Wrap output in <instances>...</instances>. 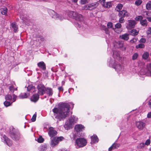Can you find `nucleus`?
Instances as JSON below:
<instances>
[{
	"label": "nucleus",
	"instance_id": "nucleus-64",
	"mask_svg": "<svg viewBox=\"0 0 151 151\" xmlns=\"http://www.w3.org/2000/svg\"><path fill=\"white\" fill-rule=\"evenodd\" d=\"M76 26L78 27H80L81 25H79L78 24H76Z\"/></svg>",
	"mask_w": 151,
	"mask_h": 151
},
{
	"label": "nucleus",
	"instance_id": "nucleus-51",
	"mask_svg": "<svg viewBox=\"0 0 151 151\" xmlns=\"http://www.w3.org/2000/svg\"><path fill=\"white\" fill-rule=\"evenodd\" d=\"M104 30L105 33L106 34H108L109 35V31L108 28H106V27H104Z\"/></svg>",
	"mask_w": 151,
	"mask_h": 151
},
{
	"label": "nucleus",
	"instance_id": "nucleus-47",
	"mask_svg": "<svg viewBox=\"0 0 151 151\" xmlns=\"http://www.w3.org/2000/svg\"><path fill=\"white\" fill-rule=\"evenodd\" d=\"M88 2L87 0H81V3L82 4H85Z\"/></svg>",
	"mask_w": 151,
	"mask_h": 151
},
{
	"label": "nucleus",
	"instance_id": "nucleus-10",
	"mask_svg": "<svg viewBox=\"0 0 151 151\" xmlns=\"http://www.w3.org/2000/svg\"><path fill=\"white\" fill-rule=\"evenodd\" d=\"M1 139L2 141L9 146H10L12 144V141L9 139L5 135H2L1 137Z\"/></svg>",
	"mask_w": 151,
	"mask_h": 151
},
{
	"label": "nucleus",
	"instance_id": "nucleus-22",
	"mask_svg": "<svg viewBox=\"0 0 151 151\" xmlns=\"http://www.w3.org/2000/svg\"><path fill=\"white\" fill-rule=\"evenodd\" d=\"M39 98V96L37 94H34L31 98V101L34 102H36L38 101Z\"/></svg>",
	"mask_w": 151,
	"mask_h": 151
},
{
	"label": "nucleus",
	"instance_id": "nucleus-30",
	"mask_svg": "<svg viewBox=\"0 0 151 151\" xmlns=\"http://www.w3.org/2000/svg\"><path fill=\"white\" fill-rule=\"evenodd\" d=\"M5 99L6 100L12 102L13 100V95L12 96L10 94H8L6 96Z\"/></svg>",
	"mask_w": 151,
	"mask_h": 151
},
{
	"label": "nucleus",
	"instance_id": "nucleus-21",
	"mask_svg": "<svg viewBox=\"0 0 151 151\" xmlns=\"http://www.w3.org/2000/svg\"><path fill=\"white\" fill-rule=\"evenodd\" d=\"M119 37L121 39H122L125 40H127L129 38V34L127 33H125L123 35H120Z\"/></svg>",
	"mask_w": 151,
	"mask_h": 151
},
{
	"label": "nucleus",
	"instance_id": "nucleus-33",
	"mask_svg": "<svg viewBox=\"0 0 151 151\" xmlns=\"http://www.w3.org/2000/svg\"><path fill=\"white\" fill-rule=\"evenodd\" d=\"M29 95V93L27 94L26 93H21L19 96V97L20 99L26 98H27Z\"/></svg>",
	"mask_w": 151,
	"mask_h": 151
},
{
	"label": "nucleus",
	"instance_id": "nucleus-9",
	"mask_svg": "<svg viewBox=\"0 0 151 151\" xmlns=\"http://www.w3.org/2000/svg\"><path fill=\"white\" fill-rule=\"evenodd\" d=\"M114 66L116 70L119 73H122L124 70V67L120 64L115 63Z\"/></svg>",
	"mask_w": 151,
	"mask_h": 151
},
{
	"label": "nucleus",
	"instance_id": "nucleus-32",
	"mask_svg": "<svg viewBox=\"0 0 151 151\" xmlns=\"http://www.w3.org/2000/svg\"><path fill=\"white\" fill-rule=\"evenodd\" d=\"M1 13L3 15H6V13L8 10L7 9L6 7L2 8L0 9Z\"/></svg>",
	"mask_w": 151,
	"mask_h": 151
},
{
	"label": "nucleus",
	"instance_id": "nucleus-19",
	"mask_svg": "<svg viewBox=\"0 0 151 151\" xmlns=\"http://www.w3.org/2000/svg\"><path fill=\"white\" fill-rule=\"evenodd\" d=\"M115 45L118 47L121 48L122 50H125L126 47L124 46L123 42H122L119 41L115 43Z\"/></svg>",
	"mask_w": 151,
	"mask_h": 151
},
{
	"label": "nucleus",
	"instance_id": "nucleus-50",
	"mask_svg": "<svg viewBox=\"0 0 151 151\" xmlns=\"http://www.w3.org/2000/svg\"><path fill=\"white\" fill-rule=\"evenodd\" d=\"M137 38H134L132 39V40H131L130 41V42L131 43H134L136 42L137 41Z\"/></svg>",
	"mask_w": 151,
	"mask_h": 151
},
{
	"label": "nucleus",
	"instance_id": "nucleus-40",
	"mask_svg": "<svg viewBox=\"0 0 151 151\" xmlns=\"http://www.w3.org/2000/svg\"><path fill=\"white\" fill-rule=\"evenodd\" d=\"M144 47L145 45L144 44L140 43L136 45V48L138 49L139 48H144Z\"/></svg>",
	"mask_w": 151,
	"mask_h": 151
},
{
	"label": "nucleus",
	"instance_id": "nucleus-57",
	"mask_svg": "<svg viewBox=\"0 0 151 151\" xmlns=\"http://www.w3.org/2000/svg\"><path fill=\"white\" fill-rule=\"evenodd\" d=\"M24 15H20V18L22 19V20L24 21H25L26 19H25L24 17Z\"/></svg>",
	"mask_w": 151,
	"mask_h": 151
},
{
	"label": "nucleus",
	"instance_id": "nucleus-28",
	"mask_svg": "<svg viewBox=\"0 0 151 151\" xmlns=\"http://www.w3.org/2000/svg\"><path fill=\"white\" fill-rule=\"evenodd\" d=\"M98 139L96 135H93L91 137V143H95L98 142Z\"/></svg>",
	"mask_w": 151,
	"mask_h": 151
},
{
	"label": "nucleus",
	"instance_id": "nucleus-26",
	"mask_svg": "<svg viewBox=\"0 0 151 151\" xmlns=\"http://www.w3.org/2000/svg\"><path fill=\"white\" fill-rule=\"evenodd\" d=\"M46 92L49 96H52L53 94V91L52 88H46Z\"/></svg>",
	"mask_w": 151,
	"mask_h": 151
},
{
	"label": "nucleus",
	"instance_id": "nucleus-59",
	"mask_svg": "<svg viewBox=\"0 0 151 151\" xmlns=\"http://www.w3.org/2000/svg\"><path fill=\"white\" fill-rule=\"evenodd\" d=\"M147 117L148 118H151V112H150L147 115Z\"/></svg>",
	"mask_w": 151,
	"mask_h": 151
},
{
	"label": "nucleus",
	"instance_id": "nucleus-60",
	"mask_svg": "<svg viewBox=\"0 0 151 151\" xmlns=\"http://www.w3.org/2000/svg\"><path fill=\"white\" fill-rule=\"evenodd\" d=\"M147 16H150V12H145Z\"/></svg>",
	"mask_w": 151,
	"mask_h": 151
},
{
	"label": "nucleus",
	"instance_id": "nucleus-48",
	"mask_svg": "<svg viewBox=\"0 0 151 151\" xmlns=\"http://www.w3.org/2000/svg\"><path fill=\"white\" fill-rule=\"evenodd\" d=\"M143 17L141 16H139L137 17H136L135 18L136 20L137 21H139V20H142L141 19H142Z\"/></svg>",
	"mask_w": 151,
	"mask_h": 151
},
{
	"label": "nucleus",
	"instance_id": "nucleus-15",
	"mask_svg": "<svg viewBox=\"0 0 151 151\" xmlns=\"http://www.w3.org/2000/svg\"><path fill=\"white\" fill-rule=\"evenodd\" d=\"M128 22L127 28L128 29L134 28L136 24L135 21L133 20H129L128 21Z\"/></svg>",
	"mask_w": 151,
	"mask_h": 151
},
{
	"label": "nucleus",
	"instance_id": "nucleus-25",
	"mask_svg": "<svg viewBox=\"0 0 151 151\" xmlns=\"http://www.w3.org/2000/svg\"><path fill=\"white\" fill-rule=\"evenodd\" d=\"M113 57L114 58L119 60L120 58V52L118 51H115L113 52Z\"/></svg>",
	"mask_w": 151,
	"mask_h": 151
},
{
	"label": "nucleus",
	"instance_id": "nucleus-18",
	"mask_svg": "<svg viewBox=\"0 0 151 151\" xmlns=\"http://www.w3.org/2000/svg\"><path fill=\"white\" fill-rule=\"evenodd\" d=\"M75 129L77 132L82 131L84 129V127L82 124H77L75 127Z\"/></svg>",
	"mask_w": 151,
	"mask_h": 151
},
{
	"label": "nucleus",
	"instance_id": "nucleus-58",
	"mask_svg": "<svg viewBox=\"0 0 151 151\" xmlns=\"http://www.w3.org/2000/svg\"><path fill=\"white\" fill-rule=\"evenodd\" d=\"M41 149L42 150H45L46 149V147H45V145L42 146V148Z\"/></svg>",
	"mask_w": 151,
	"mask_h": 151
},
{
	"label": "nucleus",
	"instance_id": "nucleus-20",
	"mask_svg": "<svg viewBox=\"0 0 151 151\" xmlns=\"http://www.w3.org/2000/svg\"><path fill=\"white\" fill-rule=\"evenodd\" d=\"M27 91H29L30 93H32L33 92H35L36 90L34 86L32 85H30L27 86Z\"/></svg>",
	"mask_w": 151,
	"mask_h": 151
},
{
	"label": "nucleus",
	"instance_id": "nucleus-52",
	"mask_svg": "<svg viewBox=\"0 0 151 151\" xmlns=\"http://www.w3.org/2000/svg\"><path fill=\"white\" fill-rule=\"evenodd\" d=\"M121 17L119 19V22L121 23H123L124 22V17Z\"/></svg>",
	"mask_w": 151,
	"mask_h": 151
},
{
	"label": "nucleus",
	"instance_id": "nucleus-11",
	"mask_svg": "<svg viewBox=\"0 0 151 151\" xmlns=\"http://www.w3.org/2000/svg\"><path fill=\"white\" fill-rule=\"evenodd\" d=\"M49 13L50 14L52 17L55 19H58L60 20H62L63 18L60 15H59L58 14L55 13L53 10H50L49 11Z\"/></svg>",
	"mask_w": 151,
	"mask_h": 151
},
{
	"label": "nucleus",
	"instance_id": "nucleus-5",
	"mask_svg": "<svg viewBox=\"0 0 151 151\" xmlns=\"http://www.w3.org/2000/svg\"><path fill=\"white\" fill-rule=\"evenodd\" d=\"M86 144V140L83 138H78L76 140V145L78 147H77V148L83 147L85 146Z\"/></svg>",
	"mask_w": 151,
	"mask_h": 151
},
{
	"label": "nucleus",
	"instance_id": "nucleus-4",
	"mask_svg": "<svg viewBox=\"0 0 151 151\" xmlns=\"http://www.w3.org/2000/svg\"><path fill=\"white\" fill-rule=\"evenodd\" d=\"M69 14L70 17H73L77 20L82 21L83 20V18L82 15L76 12H70L69 13Z\"/></svg>",
	"mask_w": 151,
	"mask_h": 151
},
{
	"label": "nucleus",
	"instance_id": "nucleus-46",
	"mask_svg": "<svg viewBox=\"0 0 151 151\" xmlns=\"http://www.w3.org/2000/svg\"><path fill=\"white\" fill-rule=\"evenodd\" d=\"M150 139H148L146 140L145 144V145L148 146L150 144Z\"/></svg>",
	"mask_w": 151,
	"mask_h": 151
},
{
	"label": "nucleus",
	"instance_id": "nucleus-13",
	"mask_svg": "<svg viewBox=\"0 0 151 151\" xmlns=\"http://www.w3.org/2000/svg\"><path fill=\"white\" fill-rule=\"evenodd\" d=\"M48 132L49 135L51 137L56 135L57 133V131L55 130L54 128L52 127L49 128Z\"/></svg>",
	"mask_w": 151,
	"mask_h": 151
},
{
	"label": "nucleus",
	"instance_id": "nucleus-49",
	"mask_svg": "<svg viewBox=\"0 0 151 151\" xmlns=\"http://www.w3.org/2000/svg\"><path fill=\"white\" fill-rule=\"evenodd\" d=\"M145 144L144 143H141L139 145L138 147L139 148H142L144 147L145 146Z\"/></svg>",
	"mask_w": 151,
	"mask_h": 151
},
{
	"label": "nucleus",
	"instance_id": "nucleus-6",
	"mask_svg": "<svg viewBox=\"0 0 151 151\" xmlns=\"http://www.w3.org/2000/svg\"><path fill=\"white\" fill-rule=\"evenodd\" d=\"M64 138L63 137H55L51 139V145L52 147H54L57 145L60 141L63 140Z\"/></svg>",
	"mask_w": 151,
	"mask_h": 151
},
{
	"label": "nucleus",
	"instance_id": "nucleus-62",
	"mask_svg": "<svg viewBox=\"0 0 151 151\" xmlns=\"http://www.w3.org/2000/svg\"><path fill=\"white\" fill-rule=\"evenodd\" d=\"M58 89L59 91H63V89L62 87H59Z\"/></svg>",
	"mask_w": 151,
	"mask_h": 151
},
{
	"label": "nucleus",
	"instance_id": "nucleus-3",
	"mask_svg": "<svg viewBox=\"0 0 151 151\" xmlns=\"http://www.w3.org/2000/svg\"><path fill=\"white\" fill-rule=\"evenodd\" d=\"M140 73L142 75L147 74L151 76V63H147L145 69H141L140 70Z\"/></svg>",
	"mask_w": 151,
	"mask_h": 151
},
{
	"label": "nucleus",
	"instance_id": "nucleus-44",
	"mask_svg": "<svg viewBox=\"0 0 151 151\" xmlns=\"http://www.w3.org/2000/svg\"><path fill=\"white\" fill-rule=\"evenodd\" d=\"M44 141V139L42 137H40L39 138L37 139V141L38 142L42 143Z\"/></svg>",
	"mask_w": 151,
	"mask_h": 151
},
{
	"label": "nucleus",
	"instance_id": "nucleus-17",
	"mask_svg": "<svg viewBox=\"0 0 151 151\" xmlns=\"http://www.w3.org/2000/svg\"><path fill=\"white\" fill-rule=\"evenodd\" d=\"M129 13L125 10H123L120 11L119 13V17H125L129 16Z\"/></svg>",
	"mask_w": 151,
	"mask_h": 151
},
{
	"label": "nucleus",
	"instance_id": "nucleus-43",
	"mask_svg": "<svg viewBox=\"0 0 151 151\" xmlns=\"http://www.w3.org/2000/svg\"><path fill=\"white\" fill-rule=\"evenodd\" d=\"M37 116L36 113L33 116L31 120L32 122H34L35 121Z\"/></svg>",
	"mask_w": 151,
	"mask_h": 151
},
{
	"label": "nucleus",
	"instance_id": "nucleus-55",
	"mask_svg": "<svg viewBox=\"0 0 151 151\" xmlns=\"http://www.w3.org/2000/svg\"><path fill=\"white\" fill-rule=\"evenodd\" d=\"M146 40L145 38H142L140 40L139 42H140L145 43V42Z\"/></svg>",
	"mask_w": 151,
	"mask_h": 151
},
{
	"label": "nucleus",
	"instance_id": "nucleus-42",
	"mask_svg": "<svg viewBox=\"0 0 151 151\" xmlns=\"http://www.w3.org/2000/svg\"><path fill=\"white\" fill-rule=\"evenodd\" d=\"M107 26L108 28L110 29L113 28L112 23L111 22H108L107 24Z\"/></svg>",
	"mask_w": 151,
	"mask_h": 151
},
{
	"label": "nucleus",
	"instance_id": "nucleus-45",
	"mask_svg": "<svg viewBox=\"0 0 151 151\" xmlns=\"http://www.w3.org/2000/svg\"><path fill=\"white\" fill-rule=\"evenodd\" d=\"M122 26L121 24L119 23H117L115 25V27L116 28V29H118L120 28Z\"/></svg>",
	"mask_w": 151,
	"mask_h": 151
},
{
	"label": "nucleus",
	"instance_id": "nucleus-61",
	"mask_svg": "<svg viewBox=\"0 0 151 151\" xmlns=\"http://www.w3.org/2000/svg\"><path fill=\"white\" fill-rule=\"evenodd\" d=\"M148 104L149 107L151 108V99L149 101Z\"/></svg>",
	"mask_w": 151,
	"mask_h": 151
},
{
	"label": "nucleus",
	"instance_id": "nucleus-14",
	"mask_svg": "<svg viewBox=\"0 0 151 151\" xmlns=\"http://www.w3.org/2000/svg\"><path fill=\"white\" fill-rule=\"evenodd\" d=\"M135 124L139 130H142L145 126V123L142 121L136 122Z\"/></svg>",
	"mask_w": 151,
	"mask_h": 151
},
{
	"label": "nucleus",
	"instance_id": "nucleus-27",
	"mask_svg": "<svg viewBox=\"0 0 151 151\" xmlns=\"http://www.w3.org/2000/svg\"><path fill=\"white\" fill-rule=\"evenodd\" d=\"M139 33V30L136 29H133L131 30L130 32V34L133 36L137 35Z\"/></svg>",
	"mask_w": 151,
	"mask_h": 151
},
{
	"label": "nucleus",
	"instance_id": "nucleus-12",
	"mask_svg": "<svg viewBox=\"0 0 151 151\" xmlns=\"http://www.w3.org/2000/svg\"><path fill=\"white\" fill-rule=\"evenodd\" d=\"M11 136L14 140L17 141L20 138V134L18 132H11Z\"/></svg>",
	"mask_w": 151,
	"mask_h": 151
},
{
	"label": "nucleus",
	"instance_id": "nucleus-63",
	"mask_svg": "<svg viewBox=\"0 0 151 151\" xmlns=\"http://www.w3.org/2000/svg\"><path fill=\"white\" fill-rule=\"evenodd\" d=\"M146 17L148 21L151 22V17Z\"/></svg>",
	"mask_w": 151,
	"mask_h": 151
},
{
	"label": "nucleus",
	"instance_id": "nucleus-24",
	"mask_svg": "<svg viewBox=\"0 0 151 151\" xmlns=\"http://www.w3.org/2000/svg\"><path fill=\"white\" fill-rule=\"evenodd\" d=\"M37 65L42 70H45L46 69L45 64L43 62H40L38 63Z\"/></svg>",
	"mask_w": 151,
	"mask_h": 151
},
{
	"label": "nucleus",
	"instance_id": "nucleus-8",
	"mask_svg": "<svg viewBox=\"0 0 151 151\" xmlns=\"http://www.w3.org/2000/svg\"><path fill=\"white\" fill-rule=\"evenodd\" d=\"M98 5V4L97 2L92 3L91 4H89L85 6L83 9L89 10H92L97 7Z\"/></svg>",
	"mask_w": 151,
	"mask_h": 151
},
{
	"label": "nucleus",
	"instance_id": "nucleus-38",
	"mask_svg": "<svg viewBox=\"0 0 151 151\" xmlns=\"http://www.w3.org/2000/svg\"><path fill=\"white\" fill-rule=\"evenodd\" d=\"M9 89L12 92H13L14 91L17 90V88L14 87V85L10 86L9 87Z\"/></svg>",
	"mask_w": 151,
	"mask_h": 151
},
{
	"label": "nucleus",
	"instance_id": "nucleus-29",
	"mask_svg": "<svg viewBox=\"0 0 151 151\" xmlns=\"http://www.w3.org/2000/svg\"><path fill=\"white\" fill-rule=\"evenodd\" d=\"M11 26L12 28L14 29V31L15 32H16L18 29V26L16 24L15 22L12 23L11 24Z\"/></svg>",
	"mask_w": 151,
	"mask_h": 151
},
{
	"label": "nucleus",
	"instance_id": "nucleus-35",
	"mask_svg": "<svg viewBox=\"0 0 151 151\" xmlns=\"http://www.w3.org/2000/svg\"><path fill=\"white\" fill-rule=\"evenodd\" d=\"M146 9L148 10H150L151 9V1H149L146 4Z\"/></svg>",
	"mask_w": 151,
	"mask_h": 151
},
{
	"label": "nucleus",
	"instance_id": "nucleus-34",
	"mask_svg": "<svg viewBox=\"0 0 151 151\" xmlns=\"http://www.w3.org/2000/svg\"><path fill=\"white\" fill-rule=\"evenodd\" d=\"M141 24L143 26H146L147 24V21L146 19L142 20L140 21Z\"/></svg>",
	"mask_w": 151,
	"mask_h": 151
},
{
	"label": "nucleus",
	"instance_id": "nucleus-56",
	"mask_svg": "<svg viewBox=\"0 0 151 151\" xmlns=\"http://www.w3.org/2000/svg\"><path fill=\"white\" fill-rule=\"evenodd\" d=\"M113 29H114L115 32H116V33H120L122 31L121 30H119V29H116V28L114 29V28H113Z\"/></svg>",
	"mask_w": 151,
	"mask_h": 151
},
{
	"label": "nucleus",
	"instance_id": "nucleus-1",
	"mask_svg": "<svg viewBox=\"0 0 151 151\" xmlns=\"http://www.w3.org/2000/svg\"><path fill=\"white\" fill-rule=\"evenodd\" d=\"M70 105L66 103H61L58 108H55L52 111L55 118L60 121L64 119L68 115Z\"/></svg>",
	"mask_w": 151,
	"mask_h": 151
},
{
	"label": "nucleus",
	"instance_id": "nucleus-16",
	"mask_svg": "<svg viewBox=\"0 0 151 151\" xmlns=\"http://www.w3.org/2000/svg\"><path fill=\"white\" fill-rule=\"evenodd\" d=\"M13 100L12 102L6 100V101L4 102V104L5 106L8 107L11 106L13 102H14L16 101V96L14 94H13Z\"/></svg>",
	"mask_w": 151,
	"mask_h": 151
},
{
	"label": "nucleus",
	"instance_id": "nucleus-36",
	"mask_svg": "<svg viewBox=\"0 0 151 151\" xmlns=\"http://www.w3.org/2000/svg\"><path fill=\"white\" fill-rule=\"evenodd\" d=\"M149 56V54L147 52H145L142 55V58L145 60L147 59Z\"/></svg>",
	"mask_w": 151,
	"mask_h": 151
},
{
	"label": "nucleus",
	"instance_id": "nucleus-54",
	"mask_svg": "<svg viewBox=\"0 0 151 151\" xmlns=\"http://www.w3.org/2000/svg\"><path fill=\"white\" fill-rule=\"evenodd\" d=\"M147 33L148 35L151 34V27H149L147 31Z\"/></svg>",
	"mask_w": 151,
	"mask_h": 151
},
{
	"label": "nucleus",
	"instance_id": "nucleus-41",
	"mask_svg": "<svg viewBox=\"0 0 151 151\" xmlns=\"http://www.w3.org/2000/svg\"><path fill=\"white\" fill-rule=\"evenodd\" d=\"M138 56V54L137 53H135L132 56V59L133 60H135L137 59Z\"/></svg>",
	"mask_w": 151,
	"mask_h": 151
},
{
	"label": "nucleus",
	"instance_id": "nucleus-23",
	"mask_svg": "<svg viewBox=\"0 0 151 151\" xmlns=\"http://www.w3.org/2000/svg\"><path fill=\"white\" fill-rule=\"evenodd\" d=\"M120 146V145L119 144L114 143L110 147L109 149V151H111L113 149H116L118 147H119Z\"/></svg>",
	"mask_w": 151,
	"mask_h": 151
},
{
	"label": "nucleus",
	"instance_id": "nucleus-37",
	"mask_svg": "<svg viewBox=\"0 0 151 151\" xmlns=\"http://www.w3.org/2000/svg\"><path fill=\"white\" fill-rule=\"evenodd\" d=\"M123 7V5L121 4H118L117 6H116V10L117 11H119L120 10L122 9V7Z\"/></svg>",
	"mask_w": 151,
	"mask_h": 151
},
{
	"label": "nucleus",
	"instance_id": "nucleus-2",
	"mask_svg": "<svg viewBox=\"0 0 151 151\" xmlns=\"http://www.w3.org/2000/svg\"><path fill=\"white\" fill-rule=\"evenodd\" d=\"M78 118L74 116H71L65 122L64 127L66 129L68 130L72 128L75 123L77 122Z\"/></svg>",
	"mask_w": 151,
	"mask_h": 151
},
{
	"label": "nucleus",
	"instance_id": "nucleus-7",
	"mask_svg": "<svg viewBox=\"0 0 151 151\" xmlns=\"http://www.w3.org/2000/svg\"><path fill=\"white\" fill-rule=\"evenodd\" d=\"M38 95L39 96L42 95L45 93L46 88L42 84H40L37 86Z\"/></svg>",
	"mask_w": 151,
	"mask_h": 151
},
{
	"label": "nucleus",
	"instance_id": "nucleus-31",
	"mask_svg": "<svg viewBox=\"0 0 151 151\" xmlns=\"http://www.w3.org/2000/svg\"><path fill=\"white\" fill-rule=\"evenodd\" d=\"M112 5V4L111 2H105L103 6L105 8H110L111 7Z\"/></svg>",
	"mask_w": 151,
	"mask_h": 151
},
{
	"label": "nucleus",
	"instance_id": "nucleus-39",
	"mask_svg": "<svg viewBox=\"0 0 151 151\" xmlns=\"http://www.w3.org/2000/svg\"><path fill=\"white\" fill-rule=\"evenodd\" d=\"M142 3V1L141 0H137L135 2V4L136 6L140 5Z\"/></svg>",
	"mask_w": 151,
	"mask_h": 151
},
{
	"label": "nucleus",
	"instance_id": "nucleus-53",
	"mask_svg": "<svg viewBox=\"0 0 151 151\" xmlns=\"http://www.w3.org/2000/svg\"><path fill=\"white\" fill-rule=\"evenodd\" d=\"M99 1L101 4L102 6H103L104 4V3L105 2V0H99Z\"/></svg>",
	"mask_w": 151,
	"mask_h": 151
}]
</instances>
